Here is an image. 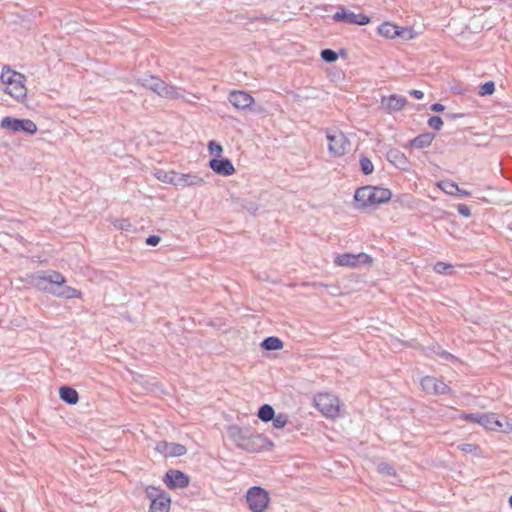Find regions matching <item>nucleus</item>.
<instances>
[{"mask_svg":"<svg viewBox=\"0 0 512 512\" xmlns=\"http://www.w3.org/2000/svg\"><path fill=\"white\" fill-rule=\"evenodd\" d=\"M138 82L145 88L155 92L166 99H178L182 97L177 87L169 85L159 77L146 75L138 79Z\"/></svg>","mask_w":512,"mask_h":512,"instance_id":"7ed1b4c3","label":"nucleus"},{"mask_svg":"<svg viewBox=\"0 0 512 512\" xmlns=\"http://www.w3.org/2000/svg\"><path fill=\"white\" fill-rule=\"evenodd\" d=\"M378 33L386 38H395L396 36L403 37V34L407 32V29L401 28L389 22H384L377 28Z\"/></svg>","mask_w":512,"mask_h":512,"instance_id":"4be33fe9","label":"nucleus"},{"mask_svg":"<svg viewBox=\"0 0 512 512\" xmlns=\"http://www.w3.org/2000/svg\"><path fill=\"white\" fill-rule=\"evenodd\" d=\"M327 140L328 151L334 157L343 156L350 148V141L342 131H328Z\"/></svg>","mask_w":512,"mask_h":512,"instance_id":"39448f33","label":"nucleus"},{"mask_svg":"<svg viewBox=\"0 0 512 512\" xmlns=\"http://www.w3.org/2000/svg\"><path fill=\"white\" fill-rule=\"evenodd\" d=\"M421 387L422 389L432 395H443L448 394L451 391V388L444 383L442 380L437 379L433 376H425L421 379Z\"/></svg>","mask_w":512,"mask_h":512,"instance_id":"9b49d317","label":"nucleus"},{"mask_svg":"<svg viewBox=\"0 0 512 512\" xmlns=\"http://www.w3.org/2000/svg\"><path fill=\"white\" fill-rule=\"evenodd\" d=\"M208 151H209V153L211 155H214L216 157H220L222 152H223V148H222V146L219 143H217L214 140H211L208 143Z\"/></svg>","mask_w":512,"mask_h":512,"instance_id":"4c0bfd02","label":"nucleus"},{"mask_svg":"<svg viewBox=\"0 0 512 512\" xmlns=\"http://www.w3.org/2000/svg\"><path fill=\"white\" fill-rule=\"evenodd\" d=\"M14 80L6 87L5 92L11 95L18 102H23L27 96V88L25 87L26 78L23 74H12Z\"/></svg>","mask_w":512,"mask_h":512,"instance_id":"f8f14e48","label":"nucleus"},{"mask_svg":"<svg viewBox=\"0 0 512 512\" xmlns=\"http://www.w3.org/2000/svg\"><path fill=\"white\" fill-rule=\"evenodd\" d=\"M246 499L252 512H264L269 503L268 493L259 486L251 487L247 492Z\"/></svg>","mask_w":512,"mask_h":512,"instance_id":"423d86ee","label":"nucleus"},{"mask_svg":"<svg viewBox=\"0 0 512 512\" xmlns=\"http://www.w3.org/2000/svg\"><path fill=\"white\" fill-rule=\"evenodd\" d=\"M169 183L183 188V187H187V186L203 185L204 180H203V178H201L197 175H193V174L172 173Z\"/></svg>","mask_w":512,"mask_h":512,"instance_id":"dca6fc26","label":"nucleus"},{"mask_svg":"<svg viewBox=\"0 0 512 512\" xmlns=\"http://www.w3.org/2000/svg\"><path fill=\"white\" fill-rule=\"evenodd\" d=\"M439 188L448 195H456L460 188L458 185L451 180H444L438 183Z\"/></svg>","mask_w":512,"mask_h":512,"instance_id":"cd10ccee","label":"nucleus"},{"mask_svg":"<svg viewBox=\"0 0 512 512\" xmlns=\"http://www.w3.org/2000/svg\"><path fill=\"white\" fill-rule=\"evenodd\" d=\"M275 415V411L273 409V407L269 404H263L262 406H260L259 410H258V418L260 420H262L263 422H269L271 421V419H273Z\"/></svg>","mask_w":512,"mask_h":512,"instance_id":"bb28decb","label":"nucleus"},{"mask_svg":"<svg viewBox=\"0 0 512 512\" xmlns=\"http://www.w3.org/2000/svg\"><path fill=\"white\" fill-rule=\"evenodd\" d=\"M481 412H477V413H462L460 415V419L462 420H465L467 422H472V423H479V414Z\"/></svg>","mask_w":512,"mask_h":512,"instance_id":"ea45409f","label":"nucleus"},{"mask_svg":"<svg viewBox=\"0 0 512 512\" xmlns=\"http://www.w3.org/2000/svg\"><path fill=\"white\" fill-rule=\"evenodd\" d=\"M228 100L238 110L248 109L254 103V98L249 93L237 90L229 93Z\"/></svg>","mask_w":512,"mask_h":512,"instance_id":"2eb2a0df","label":"nucleus"},{"mask_svg":"<svg viewBox=\"0 0 512 512\" xmlns=\"http://www.w3.org/2000/svg\"><path fill=\"white\" fill-rule=\"evenodd\" d=\"M273 426L277 429L283 428L287 422L288 417L286 414L279 413L278 415H274L273 419H271Z\"/></svg>","mask_w":512,"mask_h":512,"instance_id":"c9c22d12","label":"nucleus"},{"mask_svg":"<svg viewBox=\"0 0 512 512\" xmlns=\"http://www.w3.org/2000/svg\"><path fill=\"white\" fill-rule=\"evenodd\" d=\"M452 270L453 266L445 262L439 261L434 265V271L438 274H451Z\"/></svg>","mask_w":512,"mask_h":512,"instance_id":"f704fd0d","label":"nucleus"},{"mask_svg":"<svg viewBox=\"0 0 512 512\" xmlns=\"http://www.w3.org/2000/svg\"><path fill=\"white\" fill-rule=\"evenodd\" d=\"M250 430L251 428L249 427H240L237 425H232L228 428L227 434L229 438L236 444V446L240 448V444H242L245 441Z\"/></svg>","mask_w":512,"mask_h":512,"instance_id":"412c9836","label":"nucleus"},{"mask_svg":"<svg viewBox=\"0 0 512 512\" xmlns=\"http://www.w3.org/2000/svg\"><path fill=\"white\" fill-rule=\"evenodd\" d=\"M59 397L63 402L69 405H75L79 400L78 392L70 386L60 387Z\"/></svg>","mask_w":512,"mask_h":512,"instance_id":"b1692460","label":"nucleus"},{"mask_svg":"<svg viewBox=\"0 0 512 512\" xmlns=\"http://www.w3.org/2000/svg\"><path fill=\"white\" fill-rule=\"evenodd\" d=\"M407 103V99L403 96L392 94L389 97L382 98V105L389 113L400 111Z\"/></svg>","mask_w":512,"mask_h":512,"instance_id":"a211bd4d","label":"nucleus"},{"mask_svg":"<svg viewBox=\"0 0 512 512\" xmlns=\"http://www.w3.org/2000/svg\"><path fill=\"white\" fill-rule=\"evenodd\" d=\"M494 91H495V83L493 81H488L479 87L478 94L480 96H486V95L493 94Z\"/></svg>","mask_w":512,"mask_h":512,"instance_id":"72a5a7b5","label":"nucleus"},{"mask_svg":"<svg viewBox=\"0 0 512 512\" xmlns=\"http://www.w3.org/2000/svg\"><path fill=\"white\" fill-rule=\"evenodd\" d=\"M509 504L512 507V495L509 497Z\"/></svg>","mask_w":512,"mask_h":512,"instance_id":"8fccbe9b","label":"nucleus"},{"mask_svg":"<svg viewBox=\"0 0 512 512\" xmlns=\"http://www.w3.org/2000/svg\"><path fill=\"white\" fill-rule=\"evenodd\" d=\"M444 109L445 107L441 103H434L430 106V110L433 112H442Z\"/></svg>","mask_w":512,"mask_h":512,"instance_id":"a18cd8bd","label":"nucleus"},{"mask_svg":"<svg viewBox=\"0 0 512 512\" xmlns=\"http://www.w3.org/2000/svg\"><path fill=\"white\" fill-rule=\"evenodd\" d=\"M122 222H123V223H121V224L119 225V227H120L121 229H123V228H124V223H126V220H123Z\"/></svg>","mask_w":512,"mask_h":512,"instance_id":"09e8293b","label":"nucleus"},{"mask_svg":"<svg viewBox=\"0 0 512 512\" xmlns=\"http://www.w3.org/2000/svg\"><path fill=\"white\" fill-rule=\"evenodd\" d=\"M1 127L10 129L14 132L23 131L30 135L35 134L37 131V126L32 120L12 117L3 118L1 121Z\"/></svg>","mask_w":512,"mask_h":512,"instance_id":"6e6552de","label":"nucleus"},{"mask_svg":"<svg viewBox=\"0 0 512 512\" xmlns=\"http://www.w3.org/2000/svg\"><path fill=\"white\" fill-rule=\"evenodd\" d=\"M479 425L487 430L499 431L502 428V423L497 419L495 413H483L479 414Z\"/></svg>","mask_w":512,"mask_h":512,"instance_id":"6ab92c4d","label":"nucleus"},{"mask_svg":"<svg viewBox=\"0 0 512 512\" xmlns=\"http://www.w3.org/2000/svg\"><path fill=\"white\" fill-rule=\"evenodd\" d=\"M409 94L416 99H422L424 97V93L421 90L417 89L410 90Z\"/></svg>","mask_w":512,"mask_h":512,"instance_id":"c03bdc74","label":"nucleus"},{"mask_svg":"<svg viewBox=\"0 0 512 512\" xmlns=\"http://www.w3.org/2000/svg\"><path fill=\"white\" fill-rule=\"evenodd\" d=\"M170 179H171V177H167V176H166V177H165V179H164V181H165V182H169V180H170Z\"/></svg>","mask_w":512,"mask_h":512,"instance_id":"3c124183","label":"nucleus"},{"mask_svg":"<svg viewBox=\"0 0 512 512\" xmlns=\"http://www.w3.org/2000/svg\"><path fill=\"white\" fill-rule=\"evenodd\" d=\"M438 355L442 359L447 360V361L455 362L457 360V358L453 354H451V353H449V352H447L445 350H442L441 352H438Z\"/></svg>","mask_w":512,"mask_h":512,"instance_id":"37998d69","label":"nucleus"},{"mask_svg":"<svg viewBox=\"0 0 512 512\" xmlns=\"http://www.w3.org/2000/svg\"><path fill=\"white\" fill-rule=\"evenodd\" d=\"M427 123H428L429 127L434 130H440L443 126V120L439 116H431L428 119Z\"/></svg>","mask_w":512,"mask_h":512,"instance_id":"58836bf2","label":"nucleus"},{"mask_svg":"<svg viewBox=\"0 0 512 512\" xmlns=\"http://www.w3.org/2000/svg\"><path fill=\"white\" fill-rule=\"evenodd\" d=\"M392 193L387 188L376 186H363L356 190L354 195L355 208L367 209L388 202Z\"/></svg>","mask_w":512,"mask_h":512,"instance_id":"f03ea898","label":"nucleus"},{"mask_svg":"<svg viewBox=\"0 0 512 512\" xmlns=\"http://www.w3.org/2000/svg\"><path fill=\"white\" fill-rule=\"evenodd\" d=\"M457 211L460 215L464 217H470L471 216V210L470 207L466 204H458Z\"/></svg>","mask_w":512,"mask_h":512,"instance_id":"a19ab883","label":"nucleus"},{"mask_svg":"<svg viewBox=\"0 0 512 512\" xmlns=\"http://www.w3.org/2000/svg\"><path fill=\"white\" fill-rule=\"evenodd\" d=\"M456 195L459 197H469L470 192L460 189V191H458V194H456Z\"/></svg>","mask_w":512,"mask_h":512,"instance_id":"49530a36","label":"nucleus"},{"mask_svg":"<svg viewBox=\"0 0 512 512\" xmlns=\"http://www.w3.org/2000/svg\"><path fill=\"white\" fill-rule=\"evenodd\" d=\"M388 161L399 169L407 170L409 168V161L405 154L398 149H390L387 152Z\"/></svg>","mask_w":512,"mask_h":512,"instance_id":"aec40b11","label":"nucleus"},{"mask_svg":"<svg viewBox=\"0 0 512 512\" xmlns=\"http://www.w3.org/2000/svg\"><path fill=\"white\" fill-rule=\"evenodd\" d=\"M261 347L268 351L280 350L283 348V342L278 337L269 336L262 341Z\"/></svg>","mask_w":512,"mask_h":512,"instance_id":"a878e982","label":"nucleus"},{"mask_svg":"<svg viewBox=\"0 0 512 512\" xmlns=\"http://www.w3.org/2000/svg\"><path fill=\"white\" fill-rule=\"evenodd\" d=\"M321 58L327 63H332L337 60L338 55L334 50L326 48L321 51Z\"/></svg>","mask_w":512,"mask_h":512,"instance_id":"e433bc0d","label":"nucleus"},{"mask_svg":"<svg viewBox=\"0 0 512 512\" xmlns=\"http://www.w3.org/2000/svg\"><path fill=\"white\" fill-rule=\"evenodd\" d=\"M315 406L327 418L339 415V399L331 393H319L314 398Z\"/></svg>","mask_w":512,"mask_h":512,"instance_id":"20e7f679","label":"nucleus"},{"mask_svg":"<svg viewBox=\"0 0 512 512\" xmlns=\"http://www.w3.org/2000/svg\"><path fill=\"white\" fill-rule=\"evenodd\" d=\"M37 286L40 290L48 292L56 297L72 299V298H81V291L70 287L65 286L66 283L65 277L57 271H47L42 275H39Z\"/></svg>","mask_w":512,"mask_h":512,"instance_id":"f257e3e1","label":"nucleus"},{"mask_svg":"<svg viewBox=\"0 0 512 512\" xmlns=\"http://www.w3.org/2000/svg\"><path fill=\"white\" fill-rule=\"evenodd\" d=\"M372 262V258L364 253L352 254L343 253L339 254L334 258V263L337 266L356 268L362 265H368Z\"/></svg>","mask_w":512,"mask_h":512,"instance_id":"0eeeda50","label":"nucleus"},{"mask_svg":"<svg viewBox=\"0 0 512 512\" xmlns=\"http://www.w3.org/2000/svg\"><path fill=\"white\" fill-rule=\"evenodd\" d=\"M209 167L222 176H230L235 172L232 162L228 158H213L209 161Z\"/></svg>","mask_w":512,"mask_h":512,"instance_id":"f3484780","label":"nucleus"},{"mask_svg":"<svg viewBox=\"0 0 512 512\" xmlns=\"http://www.w3.org/2000/svg\"><path fill=\"white\" fill-rule=\"evenodd\" d=\"M161 241L160 236L158 235H150L146 238L145 243L149 246H156Z\"/></svg>","mask_w":512,"mask_h":512,"instance_id":"79ce46f5","label":"nucleus"},{"mask_svg":"<svg viewBox=\"0 0 512 512\" xmlns=\"http://www.w3.org/2000/svg\"><path fill=\"white\" fill-rule=\"evenodd\" d=\"M155 450L164 457H180L186 454L187 449L179 443H170L167 441H159L156 443Z\"/></svg>","mask_w":512,"mask_h":512,"instance_id":"ddd939ff","label":"nucleus"},{"mask_svg":"<svg viewBox=\"0 0 512 512\" xmlns=\"http://www.w3.org/2000/svg\"><path fill=\"white\" fill-rule=\"evenodd\" d=\"M458 448L465 453L474 454L477 456H479L480 452H481L480 447L478 445L472 444V443L460 444V445H458Z\"/></svg>","mask_w":512,"mask_h":512,"instance_id":"2f4dec72","label":"nucleus"},{"mask_svg":"<svg viewBox=\"0 0 512 512\" xmlns=\"http://www.w3.org/2000/svg\"><path fill=\"white\" fill-rule=\"evenodd\" d=\"M122 222H123V223H121V224L119 225V227H120L121 229H123V228H124V223H126V220H123Z\"/></svg>","mask_w":512,"mask_h":512,"instance_id":"de8ad7c7","label":"nucleus"},{"mask_svg":"<svg viewBox=\"0 0 512 512\" xmlns=\"http://www.w3.org/2000/svg\"><path fill=\"white\" fill-rule=\"evenodd\" d=\"M359 162H360V167H361V171L363 174L369 175L373 172L374 165L368 157L362 155L360 157Z\"/></svg>","mask_w":512,"mask_h":512,"instance_id":"7c9ffc66","label":"nucleus"},{"mask_svg":"<svg viewBox=\"0 0 512 512\" xmlns=\"http://www.w3.org/2000/svg\"><path fill=\"white\" fill-rule=\"evenodd\" d=\"M145 493H146V497L150 500L151 503H153L154 500L156 502L162 496H167L168 495L162 489H160L158 487H154V486L146 487Z\"/></svg>","mask_w":512,"mask_h":512,"instance_id":"c85d7f7f","label":"nucleus"},{"mask_svg":"<svg viewBox=\"0 0 512 512\" xmlns=\"http://www.w3.org/2000/svg\"><path fill=\"white\" fill-rule=\"evenodd\" d=\"M0 512H3V510L0 508Z\"/></svg>","mask_w":512,"mask_h":512,"instance_id":"603ef678","label":"nucleus"},{"mask_svg":"<svg viewBox=\"0 0 512 512\" xmlns=\"http://www.w3.org/2000/svg\"><path fill=\"white\" fill-rule=\"evenodd\" d=\"M163 481L170 489L184 488L189 484V477L182 471L171 469L166 472Z\"/></svg>","mask_w":512,"mask_h":512,"instance_id":"4468645a","label":"nucleus"},{"mask_svg":"<svg viewBox=\"0 0 512 512\" xmlns=\"http://www.w3.org/2000/svg\"><path fill=\"white\" fill-rule=\"evenodd\" d=\"M271 444L267 437L255 432L252 428L247 435L245 441L240 444V449L245 450L249 453H255L261 451L263 448Z\"/></svg>","mask_w":512,"mask_h":512,"instance_id":"1a4fd4ad","label":"nucleus"},{"mask_svg":"<svg viewBox=\"0 0 512 512\" xmlns=\"http://www.w3.org/2000/svg\"><path fill=\"white\" fill-rule=\"evenodd\" d=\"M171 498L169 495L160 497L159 500L150 503L149 512H169Z\"/></svg>","mask_w":512,"mask_h":512,"instance_id":"393cba45","label":"nucleus"},{"mask_svg":"<svg viewBox=\"0 0 512 512\" xmlns=\"http://www.w3.org/2000/svg\"><path fill=\"white\" fill-rule=\"evenodd\" d=\"M434 138H435V135L433 133H430V132L422 133V134L416 136L415 138H413L410 141L409 146L412 148L423 149V148L429 147L431 145L432 141L434 140Z\"/></svg>","mask_w":512,"mask_h":512,"instance_id":"5701e85b","label":"nucleus"},{"mask_svg":"<svg viewBox=\"0 0 512 512\" xmlns=\"http://www.w3.org/2000/svg\"><path fill=\"white\" fill-rule=\"evenodd\" d=\"M377 471L385 476H396V470L393 467V465L387 463V462H380L377 465Z\"/></svg>","mask_w":512,"mask_h":512,"instance_id":"c756f323","label":"nucleus"},{"mask_svg":"<svg viewBox=\"0 0 512 512\" xmlns=\"http://www.w3.org/2000/svg\"><path fill=\"white\" fill-rule=\"evenodd\" d=\"M12 74H20L19 72H15L10 69L9 66H4L2 73H1V80L3 83H5L7 86L12 83L15 77H12Z\"/></svg>","mask_w":512,"mask_h":512,"instance_id":"473e14b6","label":"nucleus"},{"mask_svg":"<svg viewBox=\"0 0 512 512\" xmlns=\"http://www.w3.org/2000/svg\"><path fill=\"white\" fill-rule=\"evenodd\" d=\"M335 22H344L347 24L367 25L370 23V17L364 14H356L352 11H347L343 6L338 7L337 12L333 15Z\"/></svg>","mask_w":512,"mask_h":512,"instance_id":"9d476101","label":"nucleus"}]
</instances>
